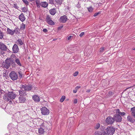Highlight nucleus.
Listing matches in <instances>:
<instances>
[{
    "mask_svg": "<svg viewBox=\"0 0 135 135\" xmlns=\"http://www.w3.org/2000/svg\"><path fill=\"white\" fill-rule=\"evenodd\" d=\"M7 33L11 35H13L14 34V32H13V30H12L11 29H10L8 28L7 29Z\"/></svg>",
    "mask_w": 135,
    "mask_h": 135,
    "instance_id": "22",
    "label": "nucleus"
},
{
    "mask_svg": "<svg viewBox=\"0 0 135 135\" xmlns=\"http://www.w3.org/2000/svg\"><path fill=\"white\" fill-rule=\"evenodd\" d=\"M105 121L106 123L108 124H112L114 122V118L110 116H108L106 119Z\"/></svg>",
    "mask_w": 135,
    "mask_h": 135,
    "instance_id": "6",
    "label": "nucleus"
},
{
    "mask_svg": "<svg viewBox=\"0 0 135 135\" xmlns=\"http://www.w3.org/2000/svg\"><path fill=\"white\" fill-rule=\"evenodd\" d=\"M13 7L16 8H17L18 7L16 4H14L13 5Z\"/></svg>",
    "mask_w": 135,
    "mask_h": 135,
    "instance_id": "44",
    "label": "nucleus"
},
{
    "mask_svg": "<svg viewBox=\"0 0 135 135\" xmlns=\"http://www.w3.org/2000/svg\"><path fill=\"white\" fill-rule=\"evenodd\" d=\"M22 10V11L25 12H26L27 11V8L26 7H24Z\"/></svg>",
    "mask_w": 135,
    "mask_h": 135,
    "instance_id": "36",
    "label": "nucleus"
},
{
    "mask_svg": "<svg viewBox=\"0 0 135 135\" xmlns=\"http://www.w3.org/2000/svg\"><path fill=\"white\" fill-rule=\"evenodd\" d=\"M26 27L25 25L22 23L20 26V29L21 30H23L25 29Z\"/></svg>",
    "mask_w": 135,
    "mask_h": 135,
    "instance_id": "28",
    "label": "nucleus"
},
{
    "mask_svg": "<svg viewBox=\"0 0 135 135\" xmlns=\"http://www.w3.org/2000/svg\"><path fill=\"white\" fill-rule=\"evenodd\" d=\"M77 99H75L74 101V104H76L77 103Z\"/></svg>",
    "mask_w": 135,
    "mask_h": 135,
    "instance_id": "45",
    "label": "nucleus"
},
{
    "mask_svg": "<svg viewBox=\"0 0 135 135\" xmlns=\"http://www.w3.org/2000/svg\"><path fill=\"white\" fill-rule=\"evenodd\" d=\"M15 62L16 64L17 65L19 66H22L20 60L18 58H16L15 59Z\"/></svg>",
    "mask_w": 135,
    "mask_h": 135,
    "instance_id": "20",
    "label": "nucleus"
},
{
    "mask_svg": "<svg viewBox=\"0 0 135 135\" xmlns=\"http://www.w3.org/2000/svg\"><path fill=\"white\" fill-rule=\"evenodd\" d=\"M18 45H22L23 44V42L21 39H18L17 40L16 42Z\"/></svg>",
    "mask_w": 135,
    "mask_h": 135,
    "instance_id": "23",
    "label": "nucleus"
},
{
    "mask_svg": "<svg viewBox=\"0 0 135 135\" xmlns=\"http://www.w3.org/2000/svg\"><path fill=\"white\" fill-rule=\"evenodd\" d=\"M68 18L65 15L61 16L60 18L59 21L60 22L62 23H65L67 21Z\"/></svg>",
    "mask_w": 135,
    "mask_h": 135,
    "instance_id": "10",
    "label": "nucleus"
},
{
    "mask_svg": "<svg viewBox=\"0 0 135 135\" xmlns=\"http://www.w3.org/2000/svg\"><path fill=\"white\" fill-rule=\"evenodd\" d=\"M25 90H19L18 91L19 95L20 96H24L27 95L26 91Z\"/></svg>",
    "mask_w": 135,
    "mask_h": 135,
    "instance_id": "16",
    "label": "nucleus"
},
{
    "mask_svg": "<svg viewBox=\"0 0 135 135\" xmlns=\"http://www.w3.org/2000/svg\"><path fill=\"white\" fill-rule=\"evenodd\" d=\"M133 50H135V48L133 49Z\"/></svg>",
    "mask_w": 135,
    "mask_h": 135,
    "instance_id": "53",
    "label": "nucleus"
},
{
    "mask_svg": "<svg viewBox=\"0 0 135 135\" xmlns=\"http://www.w3.org/2000/svg\"><path fill=\"white\" fill-rule=\"evenodd\" d=\"M2 102V100L0 99V102Z\"/></svg>",
    "mask_w": 135,
    "mask_h": 135,
    "instance_id": "54",
    "label": "nucleus"
},
{
    "mask_svg": "<svg viewBox=\"0 0 135 135\" xmlns=\"http://www.w3.org/2000/svg\"><path fill=\"white\" fill-rule=\"evenodd\" d=\"M120 112L119 109H117L115 110L116 114H119Z\"/></svg>",
    "mask_w": 135,
    "mask_h": 135,
    "instance_id": "38",
    "label": "nucleus"
},
{
    "mask_svg": "<svg viewBox=\"0 0 135 135\" xmlns=\"http://www.w3.org/2000/svg\"><path fill=\"white\" fill-rule=\"evenodd\" d=\"M46 21L49 25H54V22L52 20L51 17L49 15H47L46 17Z\"/></svg>",
    "mask_w": 135,
    "mask_h": 135,
    "instance_id": "7",
    "label": "nucleus"
},
{
    "mask_svg": "<svg viewBox=\"0 0 135 135\" xmlns=\"http://www.w3.org/2000/svg\"><path fill=\"white\" fill-rule=\"evenodd\" d=\"M63 27V26H60L58 27V30H60L61 29L62 27Z\"/></svg>",
    "mask_w": 135,
    "mask_h": 135,
    "instance_id": "43",
    "label": "nucleus"
},
{
    "mask_svg": "<svg viewBox=\"0 0 135 135\" xmlns=\"http://www.w3.org/2000/svg\"><path fill=\"white\" fill-rule=\"evenodd\" d=\"M114 121L116 122H120L122 120V118L121 116L119 114H115L113 116Z\"/></svg>",
    "mask_w": 135,
    "mask_h": 135,
    "instance_id": "9",
    "label": "nucleus"
},
{
    "mask_svg": "<svg viewBox=\"0 0 135 135\" xmlns=\"http://www.w3.org/2000/svg\"><path fill=\"white\" fill-rule=\"evenodd\" d=\"M38 133L39 135L43 134L45 132L44 129L40 128L38 129Z\"/></svg>",
    "mask_w": 135,
    "mask_h": 135,
    "instance_id": "19",
    "label": "nucleus"
},
{
    "mask_svg": "<svg viewBox=\"0 0 135 135\" xmlns=\"http://www.w3.org/2000/svg\"><path fill=\"white\" fill-rule=\"evenodd\" d=\"M20 30L19 28H15L14 30H13L14 34L15 33L17 34L20 33Z\"/></svg>",
    "mask_w": 135,
    "mask_h": 135,
    "instance_id": "26",
    "label": "nucleus"
},
{
    "mask_svg": "<svg viewBox=\"0 0 135 135\" xmlns=\"http://www.w3.org/2000/svg\"><path fill=\"white\" fill-rule=\"evenodd\" d=\"M131 111L132 115L135 118V107L131 108Z\"/></svg>",
    "mask_w": 135,
    "mask_h": 135,
    "instance_id": "24",
    "label": "nucleus"
},
{
    "mask_svg": "<svg viewBox=\"0 0 135 135\" xmlns=\"http://www.w3.org/2000/svg\"><path fill=\"white\" fill-rule=\"evenodd\" d=\"M32 99L36 102H38L40 101L39 97L36 95H34L32 97Z\"/></svg>",
    "mask_w": 135,
    "mask_h": 135,
    "instance_id": "17",
    "label": "nucleus"
},
{
    "mask_svg": "<svg viewBox=\"0 0 135 135\" xmlns=\"http://www.w3.org/2000/svg\"><path fill=\"white\" fill-rule=\"evenodd\" d=\"M95 135H102L101 134H99L98 133H97L95 134Z\"/></svg>",
    "mask_w": 135,
    "mask_h": 135,
    "instance_id": "51",
    "label": "nucleus"
},
{
    "mask_svg": "<svg viewBox=\"0 0 135 135\" xmlns=\"http://www.w3.org/2000/svg\"><path fill=\"white\" fill-rule=\"evenodd\" d=\"M105 50V48L104 47L100 48L99 50V52L100 53H102Z\"/></svg>",
    "mask_w": 135,
    "mask_h": 135,
    "instance_id": "32",
    "label": "nucleus"
},
{
    "mask_svg": "<svg viewBox=\"0 0 135 135\" xmlns=\"http://www.w3.org/2000/svg\"><path fill=\"white\" fill-rule=\"evenodd\" d=\"M41 113L44 115H47L49 113V110L46 107H43L41 109Z\"/></svg>",
    "mask_w": 135,
    "mask_h": 135,
    "instance_id": "8",
    "label": "nucleus"
},
{
    "mask_svg": "<svg viewBox=\"0 0 135 135\" xmlns=\"http://www.w3.org/2000/svg\"><path fill=\"white\" fill-rule=\"evenodd\" d=\"M3 33L1 31H0V39H2L3 38Z\"/></svg>",
    "mask_w": 135,
    "mask_h": 135,
    "instance_id": "34",
    "label": "nucleus"
},
{
    "mask_svg": "<svg viewBox=\"0 0 135 135\" xmlns=\"http://www.w3.org/2000/svg\"><path fill=\"white\" fill-rule=\"evenodd\" d=\"M71 36H69L68 38V40H70V38H71Z\"/></svg>",
    "mask_w": 135,
    "mask_h": 135,
    "instance_id": "49",
    "label": "nucleus"
},
{
    "mask_svg": "<svg viewBox=\"0 0 135 135\" xmlns=\"http://www.w3.org/2000/svg\"><path fill=\"white\" fill-rule=\"evenodd\" d=\"M31 2H32L33 1H35V0H29Z\"/></svg>",
    "mask_w": 135,
    "mask_h": 135,
    "instance_id": "52",
    "label": "nucleus"
},
{
    "mask_svg": "<svg viewBox=\"0 0 135 135\" xmlns=\"http://www.w3.org/2000/svg\"><path fill=\"white\" fill-rule=\"evenodd\" d=\"M49 3L52 5L54 4V0H49Z\"/></svg>",
    "mask_w": 135,
    "mask_h": 135,
    "instance_id": "35",
    "label": "nucleus"
},
{
    "mask_svg": "<svg viewBox=\"0 0 135 135\" xmlns=\"http://www.w3.org/2000/svg\"><path fill=\"white\" fill-rule=\"evenodd\" d=\"M88 11L90 12H92L93 10V8L92 6H90L89 7L87 8Z\"/></svg>",
    "mask_w": 135,
    "mask_h": 135,
    "instance_id": "29",
    "label": "nucleus"
},
{
    "mask_svg": "<svg viewBox=\"0 0 135 135\" xmlns=\"http://www.w3.org/2000/svg\"><path fill=\"white\" fill-rule=\"evenodd\" d=\"M16 96V94L14 92H9L4 95L3 99L5 101L10 102H11V100L14 99Z\"/></svg>",
    "mask_w": 135,
    "mask_h": 135,
    "instance_id": "1",
    "label": "nucleus"
},
{
    "mask_svg": "<svg viewBox=\"0 0 135 135\" xmlns=\"http://www.w3.org/2000/svg\"><path fill=\"white\" fill-rule=\"evenodd\" d=\"M54 1L57 5H60L62 3V0H55Z\"/></svg>",
    "mask_w": 135,
    "mask_h": 135,
    "instance_id": "25",
    "label": "nucleus"
},
{
    "mask_svg": "<svg viewBox=\"0 0 135 135\" xmlns=\"http://www.w3.org/2000/svg\"><path fill=\"white\" fill-rule=\"evenodd\" d=\"M100 127V124L99 123L97 124L95 126V129H98Z\"/></svg>",
    "mask_w": 135,
    "mask_h": 135,
    "instance_id": "33",
    "label": "nucleus"
},
{
    "mask_svg": "<svg viewBox=\"0 0 135 135\" xmlns=\"http://www.w3.org/2000/svg\"><path fill=\"white\" fill-rule=\"evenodd\" d=\"M0 49L3 51H6L7 49V47L4 44L0 42Z\"/></svg>",
    "mask_w": 135,
    "mask_h": 135,
    "instance_id": "13",
    "label": "nucleus"
},
{
    "mask_svg": "<svg viewBox=\"0 0 135 135\" xmlns=\"http://www.w3.org/2000/svg\"><path fill=\"white\" fill-rule=\"evenodd\" d=\"M77 91L78 90H77L75 89V90H73V93H75L77 92Z\"/></svg>",
    "mask_w": 135,
    "mask_h": 135,
    "instance_id": "48",
    "label": "nucleus"
},
{
    "mask_svg": "<svg viewBox=\"0 0 135 135\" xmlns=\"http://www.w3.org/2000/svg\"><path fill=\"white\" fill-rule=\"evenodd\" d=\"M115 129L112 126L108 127L105 131L110 135H112L114 133Z\"/></svg>",
    "mask_w": 135,
    "mask_h": 135,
    "instance_id": "5",
    "label": "nucleus"
},
{
    "mask_svg": "<svg viewBox=\"0 0 135 135\" xmlns=\"http://www.w3.org/2000/svg\"><path fill=\"white\" fill-rule=\"evenodd\" d=\"M19 77L20 78H21L22 77V74L20 73H19Z\"/></svg>",
    "mask_w": 135,
    "mask_h": 135,
    "instance_id": "47",
    "label": "nucleus"
},
{
    "mask_svg": "<svg viewBox=\"0 0 135 135\" xmlns=\"http://www.w3.org/2000/svg\"><path fill=\"white\" fill-rule=\"evenodd\" d=\"M78 71L75 72L73 74V76H76L78 75Z\"/></svg>",
    "mask_w": 135,
    "mask_h": 135,
    "instance_id": "39",
    "label": "nucleus"
},
{
    "mask_svg": "<svg viewBox=\"0 0 135 135\" xmlns=\"http://www.w3.org/2000/svg\"><path fill=\"white\" fill-rule=\"evenodd\" d=\"M9 76L11 79L14 81L16 80L18 78L17 74L14 71L11 72L9 74Z\"/></svg>",
    "mask_w": 135,
    "mask_h": 135,
    "instance_id": "4",
    "label": "nucleus"
},
{
    "mask_svg": "<svg viewBox=\"0 0 135 135\" xmlns=\"http://www.w3.org/2000/svg\"><path fill=\"white\" fill-rule=\"evenodd\" d=\"M36 3L37 7L38 8L40 7L41 4V3L40 2V0H36Z\"/></svg>",
    "mask_w": 135,
    "mask_h": 135,
    "instance_id": "27",
    "label": "nucleus"
},
{
    "mask_svg": "<svg viewBox=\"0 0 135 135\" xmlns=\"http://www.w3.org/2000/svg\"><path fill=\"white\" fill-rule=\"evenodd\" d=\"M40 6L42 7L45 8L47 7L48 4L46 2H41Z\"/></svg>",
    "mask_w": 135,
    "mask_h": 135,
    "instance_id": "18",
    "label": "nucleus"
},
{
    "mask_svg": "<svg viewBox=\"0 0 135 135\" xmlns=\"http://www.w3.org/2000/svg\"><path fill=\"white\" fill-rule=\"evenodd\" d=\"M99 13V12L96 13L93 15L94 16L96 17L97 16Z\"/></svg>",
    "mask_w": 135,
    "mask_h": 135,
    "instance_id": "42",
    "label": "nucleus"
},
{
    "mask_svg": "<svg viewBox=\"0 0 135 135\" xmlns=\"http://www.w3.org/2000/svg\"><path fill=\"white\" fill-rule=\"evenodd\" d=\"M90 91V89H88L87 91H86V92H88V93H89V92Z\"/></svg>",
    "mask_w": 135,
    "mask_h": 135,
    "instance_id": "50",
    "label": "nucleus"
},
{
    "mask_svg": "<svg viewBox=\"0 0 135 135\" xmlns=\"http://www.w3.org/2000/svg\"><path fill=\"white\" fill-rule=\"evenodd\" d=\"M18 100L20 103H24L26 101V98L22 96H20L19 97Z\"/></svg>",
    "mask_w": 135,
    "mask_h": 135,
    "instance_id": "11",
    "label": "nucleus"
},
{
    "mask_svg": "<svg viewBox=\"0 0 135 135\" xmlns=\"http://www.w3.org/2000/svg\"><path fill=\"white\" fill-rule=\"evenodd\" d=\"M84 32H81L79 36L80 37H82L84 35Z\"/></svg>",
    "mask_w": 135,
    "mask_h": 135,
    "instance_id": "40",
    "label": "nucleus"
},
{
    "mask_svg": "<svg viewBox=\"0 0 135 135\" xmlns=\"http://www.w3.org/2000/svg\"><path fill=\"white\" fill-rule=\"evenodd\" d=\"M49 12L52 15H54L56 13V8L51 9L49 11Z\"/></svg>",
    "mask_w": 135,
    "mask_h": 135,
    "instance_id": "21",
    "label": "nucleus"
},
{
    "mask_svg": "<svg viewBox=\"0 0 135 135\" xmlns=\"http://www.w3.org/2000/svg\"><path fill=\"white\" fill-rule=\"evenodd\" d=\"M19 19L22 22L24 21L25 20L26 18L23 13H22L20 15L19 17Z\"/></svg>",
    "mask_w": 135,
    "mask_h": 135,
    "instance_id": "15",
    "label": "nucleus"
},
{
    "mask_svg": "<svg viewBox=\"0 0 135 135\" xmlns=\"http://www.w3.org/2000/svg\"><path fill=\"white\" fill-rule=\"evenodd\" d=\"M65 96H63L60 99V101L61 102H62L65 99Z\"/></svg>",
    "mask_w": 135,
    "mask_h": 135,
    "instance_id": "31",
    "label": "nucleus"
},
{
    "mask_svg": "<svg viewBox=\"0 0 135 135\" xmlns=\"http://www.w3.org/2000/svg\"><path fill=\"white\" fill-rule=\"evenodd\" d=\"M22 88H23L26 91H29L31 90L33 91L36 89V87L33 86L32 85L28 84L22 85Z\"/></svg>",
    "mask_w": 135,
    "mask_h": 135,
    "instance_id": "3",
    "label": "nucleus"
},
{
    "mask_svg": "<svg viewBox=\"0 0 135 135\" xmlns=\"http://www.w3.org/2000/svg\"><path fill=\"white\" fill-rule=\"evenodd\" d=\"M14 61V59L11 57L7 58L5 60V62L3 66L4 68L7 69L11 65H12V66H15L16 64Z\"/></svg>",
    "mask_w": 135,
    "mask_h": 135,
    "instance_id": "2",
    "label": "nucleus"
},
{
    "mask_svg": "<svg viewBox=\"0 0 135 135\" xmlns=\"http://www.w3.org/2000/svg\"><path fill=\"white\" fill-rule=\"evenodd\" d=\"M80 87H81L80 86H77L75 88V89H76V90H78V89H79L80 88Z\"/></svg>",
    "mask_w": 135,
    "mask_h": 135,
    "instance_id": "46",
    "label": "nucleus"
},
{
    "mask_svg": "<svg viewBox=\"0 0 135 135\" xmlns=\"http://www.w3.org/2000/svg\"><path fill=\"white\" fill-rule=\"evenodd\" d=\"M26 6H27L29 4V2L27 0H22Z\"/></svg>",
    "mask_w": 135,
    "mask_h": 135,
    "instance_id": "30",
    "label": "nucleus"
},
{
    "mask_svg": "<svg viewBox=\"0 0 135 135\" xmlns=\"http://www.w3.org/2000/svg\"><path fill=\"white\" fill-rule=\"evenodd\" d=\"M12 50L13 52L14 53H17L19 50V48L17 45L16 44L14 45Z\"/></svg>",
    "mask_w": 135,
    "mask_h": 135,
    "instance_id": "12",
    "label": "nucleus"
},
{
    "mask_svg": "<svg viewBox=\"0 0 135 135\" xmlns=\"http://www.w3.org/2000/svg\"><path fill=\"white\" fill-rule=\"evenodd\" d=\"M134 95V96H135V94Z\"/></svg>",
    "mask_w": 135,
    "mask_h": 135,
    "instance_id": "55",
    "label": "nucleus"
},
{
    "mask_svg": "<svg viewBox=\"0 0 135 135\" xmlns=\"http://www.w3.org/2000/svg\"><path fill=\"white\" fill-rule=\"evenodd\" d=\"M126 114V113L124 112H120L119 114V115H121L122 116H123Z\"/></svg>",
    "mask_w": 135,
    "mask_h": 135,
    "instance_id": "37",
    "label": "nucleus"
},
{
    "mask_svg": "<svg viewBox=\"0 0 135 135\" xmlns=\"http://www.w3.org/2000/svg\"><path fill=\"white\" fill-rule=\"evenodd\" d=\"M43 31L45 32V33H46V32H47L48 31L46 29V28H44V29L43 30Z\"/></svg>",
    "mask_w": 135,
    "mask_h": 135,
    "instance_id": "41",
    "label": "nucleus"
},
{
    "mask_svg": "<svg viewBox=\"0 0 135 135\" xmlns=\"http://www.w3.org/2000/svg\"><path fill=\"white\" fill-rule=\"evenodd\" d=\"M127 120L131 123H134L135 121V119L130 115H128L127 118Z\"/></svg>",
    "mask_w": 135,
    "mask_h": 135,
    "instance_id": "14",
    "label": "nucleus"
}]
</instances>
